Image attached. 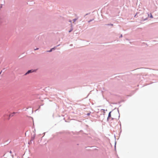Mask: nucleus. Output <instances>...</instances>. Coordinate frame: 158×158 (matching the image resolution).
Instances as JSON below:
<instances>
[{"label": "nucleus", "instance_id": "nucleus-1", "mask_svg": "<svg viewBox=\"0 0 158 158\" xmlns=\"http://www.w3.org/2000/svg\"><path fill=\"white\" fill-rule=\"evenodd\" d=\"M35 71H36L35 70H28L27 72L25 73V75H27V74H29L30 73H33V72H35Z\"/></svg>", "mask_w": 158, "mask_h": 158}, {"label": "nucleus", "instance_id": "nucleus-2", "mask_svg": "<svg viewBox=\"0 0 158 158\" xmlns=\"http://www.w3.org/2000/svg\"><path fill=\"white\" fill-rule=\"evenodd\" d=\"M110 113H111V112H110L109 113V115H108V117L107 118V120H109V119H110V118L111 117V114H110Z\"/></svg>", "mask_w": 158, "mask_h": 158}, {"label": "nucleus", "instance_id": "nucleus-3", "mask_svg": "<svg viewBox=\"0 0 158 158\" xmlns=\"http://www.w3.org/2000/svg\"><path fill=\"white\" fill-rule=\"evenodd\" d=\"M55 49V48H51L50 50V51H48V52H51L52 51V50L53 49Z\"/></svg>", "mask_w": 158, "mask_h": 158}, {"label": "nucleus", "instance_id": "nucleus-4", "mask_svg": "<svg viewBox=\"0 0 158 158\" xmlns=\"http://www.w3.org/2000/svg\"><path fill=\"white\" fill-rule=\"evenodd\" d=\"M150 17V18H153V17L152 16V14H151Z\"/></svg>", "mask_w": 158, "mask_h": 158}, {"label": "nucleus", "instance_id": "nucleus-5", "mask_svg": "<svg viewBox=\"0 0 158 158\" xmlns=\"http://www.w3.org/2000/svg\"><path fill=\"white\" fill-rule=\"evenodd\" d=\"M77 20V19H73V21L74 22L75 21H76Z\"/></svg>", "mask_w": 158, "mask_h": 158}, {"label": "nucleus", "instance_id": "nucleus-6", "mask_svg": "<svg viewBox=\"0 0 158 158\" xmlns=\"http://www.w3.org/2000/svg\"><path fill=\"white\" fill-rule=\"evenodd\" d=\"M89 114H90V113H88V114H87V115H89Z\"/></svg>", "mask_w": 158, "mask_h": 158}, {"label": "nucleus", "instance_id": "nucleus-7", "mask_svg": "<svg viewBox=\"0 0 158 158\" xmlns=\"http://www.w3.org/2000/svg\"><path fill=\"white\" fill-rule=\"evenodd\" d=\"M38 49H39L38 48H36V49H35L34 50H38Z\"/></svg>", "mask_w": 158, "mask_h": 158}, {"label": "nucleus", "instance_id": "nucleus-8", "mask_svg": "<svg viewBox=\"0 0 158 158\" xmlns=\"http://www.w3.org/2000/svg\"><path fill=\"white\" fill-rule=\"evenodd\" d=\"M121 36L122 37V35H121Z\"/></svg>", "mask_w": 158, "mask_h": 158}]
</instances>
